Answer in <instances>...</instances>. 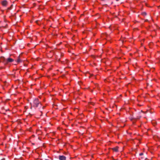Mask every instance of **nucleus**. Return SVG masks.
Returning <instances> with one entry per match:
<instances>
[{
	"mask_svg": "<svg viewBox=\"0 0 160 160\" xmlns=\"http://www.w3.org/2000/svg\"><path fill=\"white\" fill-rule=\"evenodd\" d=\"M33 107H37L39 106V105L41 106V104L40 103V102L38 101V98H35L33 101Z\"/></svg>",
	"mask_w": 160,
	"mask_h": 160,
	"instance_id": "f257e3e1",
	"label": "nucleus"
},
{
	"mask_svg": "<svg viewBox=\"0 0 160 160\" xmlns=\"http://www.w3.org/2000/svg\"><path fill=\"white\" fill-rule=\"evenodd\" d=\"M142 155H143V153H141L139 154V155L140 156H142Z\"/></svg>",
	"mask_w": 160,
	"mask_h": 160,
	"instance_id": "f8f14e48",
	"label": "nucleus"
},
{
	"mask_svg": "<svg viewBox=\"0 0 160 160\" xmlns=\"http://www.w3.org/2000/svg\"><path fill=\"white\" fill-rule=\"evenodd\" d=\"M148 21V20H145V21Z\"/></svg>",
	"mask_w": 160,
	"mask_h": 160,
	"instance_id": "4468645a",
	"label": "nucleus"
},
{
	"mask_svg": "<svg viewBox=\"0 0 160 160\" xmlns=\"http://www.w3.org/2000/svg\"><path fill=\"white\" fill-rule=\"evenodd\" d=\"M32 106H31V109H32Z\"/></svg>",
	"mask_w": 160,
	"mask_h": 160,
	"instance_id": "ddd939ff",
	"label": "nucleus"
},
{
	"mask_svg": "<svg viewBox=\"0 0 160 160\" xmlns=\"http://www.w3.org/2000/svg\"><path fill=\"white\" fill-rule=\"evenodd\" d=\"M142 14L143 15H147V13L146 12H142Z\"/></svg>",
	"mask_w": 160,
	"mask_h": 160,
	"instance_id": "1a4fd4ad",
	"label": "nucleus"
},
{
	"mask_svg": "<svg viewBox=\"0 0 160 160\" xmlns=\"http://www.w3.org/2000/svg\"><path fill=\"white\" fill-rule=\"evenodd\" d=\"M2 4L3 6H6L8 4V2L6 0H4L2 1Z\"/></svg>",
	"mask_w": 160,
	"mask_h": 160,
	"instance_id": "7ed1b4c3",
	"label": "nucleus"
},
{
	"mask_svg": "<svg viewBox=\"0 0 160 160\" xmlns=\"http://www.w3.org/2000/svg\"><path fill=\"white\" fill-rule=\"evenodd\" d=\"M118 147H116L115 148H112V149L115 152H117L118 151Z\"/></svg>",
	"mask_w": 160,
	"mask_h": 160,
	"instance_id": "423d86ee",
	"label": "nucleus"
},
{
	"mask_svg": "<svg viewBox=\"0 0 160 160\" xmlns=\"http://www.w3.org/2000/svg\"><path fill=\"white\" fill-rule=\"evenodd\" d=\"M20 56H19L18 57V58L17 60V62L18 63H20L21 62V60H20V59L19 58Z\"/></svg>",
	"mask_w": 160,
	"mask_h": 160,
	"instance_id": "6e6552de",
	"label": "nucleus"
},
{
	"mask_svg": "<svg viewBox=\"0 0 160 160\" xmlns=\"http://www.w3.org/2000/svg\"><path fill=\"white\" fill-rule=\"evenodd\" d=\"M14 61V60L12 58H8L6 59V62H5V64H7L8 62H11Z\"/></svg>",
	"mask_w": 160,
	"mask_h": 160,
	"instance_id": "f03ea898",
	"label": "nucleus"
},
{
	"mask_svg": "<svg viewBox=\"0 0 160 160\" xmlns=\"http://www.w3.org/2000/svg\"><path fill=\"white\" fill-rule=\"evenodd\" d=\"M1 62H3L5 64V62H6V59L3 57H1L0 58Z\"/></svg>",
	"mask_w": 160,
	"mask_h": 160,
	"instance_id": "39448f33",
	"label": "nucleus"
},
{
	"mask_svg": "<svg viewBox=\"0 0 160 160\" xmlns=\"http://www.w3.org/2000/svg\"><path fill=\"white\" fill-rule=\"evenodd\" d=\"M59 158L60 160H66V157L63 156H59Z\"/></svg>",
	"mask_w": 160,
	"mask_h": 160,
	"instance_id": "20e7f679",
	"label": "nucleus"
},
{
	"mask_svg": "<svg viewBox=\"0 0 160 160\" xmlns=\"http://www.w3.org/2000/svg\"><path fill=\"white\" fill-rule=\"evenodd\" d=\"M119 0H117V1H118Z\"/></svg>",
	"mask_w": 160,
	"mask_h": 160,
	"instance_id": "a211bd4d",
	"label": "nucleus"
},
{
	"mask_svg": "<svg viewBox=\"0 0 160 160\" xmlns=\"http://www.w3.org/2000/svg\"><path fill=\"white\" fill-rule=\"evenodd\" d=\"M131 120H132L133 119L135 120V118L133 117V116H131L129 118Z\"/></svg>",
	"mask_w": 160,
	"mask_h": 160,
	"instance_id": "0eeeda50",
	"label": "nucleus"
},
{
	"mask_svg": "<svg viewBox=\"0 0 160 160\" xmlns=\"http://www.w3.org/2000/svg\"><path fill=\"white\" fill-rule=\"evenodd\" d=\"M0 68V69H2V67H1V68Z\"/></svg>",
	"mask_w": 160,
	"mask_h": 160,
	"instance_id": "2eb2a0df",
	"label": "nucleus"
},
{
	"mask_svg": "<svg viewBox=\"0 0 160 160\" xmlns=\"http://www.w3.org/2000/svg\"><path fill=\"white\" fill-rule=\"evenodd\" d=\"M12 6H13V5L12 4L10 7L8 8V10H11V8H12Z\"/></svg>",
	"mask_w": 160,
	"mask_h": 160,
	"instance_id": "9d476101",
	"label": "nucleus"
},
{
	"mask_svg": "<svg viewBox=\"0 0 160 160\" xmlns=\"http://www.w3.org/2000/svg\"><path fill=\"white\" fill-rule=\"evenodd\" d=\"M158 7V8H160V6H159Z\"/></svg>",
	"mask_w": 160,
	"mask_h": 160,
	"instance_id": "dca6fc26",
	"label": "nucleus"
},
{
	"mask_svg": "<svg viewBox=\"0 0 160 160\" xmlns=\"http://www.w3.org/2000/svg\"><path fill=\"white\" fill-rule=\"evenodd\" d=\"M141 116H137V117L135 118V120L137 119H139L141 118Z\"/></svg>",
	"mask_w": 160,
	"mask_h": 160,
	"instance_id": "9b49d317",
	"label": "nucleus"
},
{
	"mask_svg": "<svg viewBox=\"0 0 160 160\" xmlns=\"http://www.w3.org/2000/svg\"><path fill=\"white\" fill-rule=\"evenodd\" d=\"M38 21H36V22L37 23L38 22Z\"/></svg>",
	"mask_w": 160,
	"mask_h": 160,
	"instance_id": "f3484780",
	"label": "nucleus"
}]
</instances>
